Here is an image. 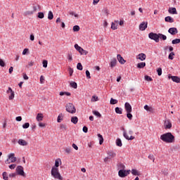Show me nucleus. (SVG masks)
Here are the masks:
<instances>
[{
  "label": "nucleus",
  "instance_id": "1",
  "mask_svg": "<svg viewBox=\"0 0 180 180\" xmlns=\"http://www.w3.org/2000/svg\"><path fill=\"white\" fill-rule=\"evenodd\" d=\"M160 140L167 144L175 143V136L171 132H167L160 136Z\"/></svg>",
  "mask_w": 180,
  "mask_h": 180
},
{
  "label": "nucleus",
  "instance_id": "2",
  "mask_svg": "<svg viewBox=\"0 0 180 180\" xmlns=\"http://www.w3.org/2000/svg\"><path fill=\"white\" fill-rule=\"evenodd\" d=\"M51 176L55 178V179H59L63 180V176H61V174H60V172L58 171V168L56 167H53L51 171Z\"/></svg>",
  "mask_w": 180,
  "mask_h": 180
},
{
  "label": "nucleus",
  "instance_id": "3",
  "mask_svg": "<svg viewBox=\"0 0 180 180\" xmlns=\"http://www.w3.org/2000/svg\"><path fill=\"white\" fill-rule=\"evenodd\" d=\"M65 108H66V110L69 113H72V115L77 112V109L75 108V106L74 105V104L71 103H68Z\"/></svg>",
  "mask_w": 180,
  "mask_h": 180
},
{
  "label": "nucleus",
  "instance_id": "4",
  "mask_svg": "<svg viewBox=\"0 0 180 180\" xmlns=\"http://www.w3.org/2000/svg\"><path fill=\"white\" fill-rule=\"evenodd\" d=\"M18 158L15 157V153H10L8 155V159L5 161V164H11V162H16Z\"/></svg>",
  "mask_w": 180,
  "mask_h": 180
},
{
  "label": "nucleus",
  "instance_id": "5",
  "mask_svg": "<svg viewBox=\"0 0 180 180\" xmlns=\"http://www.w3.org/2000/svg\"><path fill=\"white\" fill-rule=\"evenodd\" d=\"M148 37H149V39H150V40H154V41H155V43L160 42L159 34L154 33V32H150L148 34Z\"/></svg>",
  "mask_w": 180,
  "mask_h": 180
},
{
  "label": "nucleus",
  "instance_id": "6",
  "mask_svg": "<svg viewBox=\"0 0 180 180\" xmlns=\"http://www.w3.org/2000/svg\"><path fill=\"white\" fill-rule=\"evenodd\" d=\"M128 134L130 136H129V135H127V132H126L125 131H123V136H124V139H126L127 140H134L135 137L131 136L133 134V131L129 130L128 131Z\"/></svg>",
  "mask_w": 180,
  "mask_h": 180
},
{
  "label": "nucleus",
  "instance_id": "7",
  "mask_svg": "<svg viewBox=\"0 0 180 180\" xmlns=\"http://www.w3.org/2000/svg\"><path fill=\"white\" fill-rule=\"evenodd\" d=\"M75 49H76V50L79 51V53L82 56H86V54H88V51H86L84 49L81 48V46H79L77 44H75Z\"/></svg>",
  "mask_w": 180,
  "mask_h": 180
},
{
  "label": "nucleus",
  "instance_id": "8",
  "mask_svg": "<svg viewBox=\"0 0 180 180\" xmlns=\"http://www.w3.org/2000/svg\"><path fill=\"white\" fill-rule=\"evenodd\" d=\"M129 174H130V170L126 171L124 169H120L118 172V174H119V176H120V178H124L125 176H127Z\"/></svg>",
  "mask_w": 180,
  "mask_h": 180
},
{
  "label": "nucleus",
  "instance_id": "9",
  "mask_svg": "<svg viewBox=\"0 0 180 180\" xmlns=\"http://www.w3.org/2000/svg\"><path fill=\"white\" fill-rule=\"evenodd\" d=\"M7 94H8V99L9 101H12L13 98H15V91L12 90V88L8 87V89L7 90Z\"/></svg>",
  "mask_w": 180,
  "mask_h": 180
},
{
  "label": "nucleus",
  "instance_id": "10",
  "mask_svg": "<svg viewBox=\"0 0 180 180\" xmlns=\"http://www.w3.org/2000/svg\"><path fill=\"white\" fill-rule=\"evenodd\" d=\"M15 171L18 175L25 176V171H23V167L18 166Z\"/></svg>",
  "mask_w": 180,
  "mask_h": 180
},
{
  "label": "nucleus",
  "instance_id": "11",
  "mask_svg": "<svg viewBox=\"0 0 180 180\" xmlns=\"http://www.w3.org/2000/svg\"><path fill=\"white\" fill-rule=\"evenodd\" d=\"M164 127L166 130L172 127V124L171 123V121H169V120H167L165 121Z\"/></svg>",
  "mask_w": 180,
  "mask_h": 180
},
{
  "label": "nucleus",
  "instance_id": "12",
  "mask_svg": "<svg viewBox=\"0 0 180 180\" xmlns=\"http://www.w3.org/2000/svg\"><path fill=\"white\" fill-rule=\"evenodd\" d=\"M168 33L172 34V36H175L178 33V29L176 27H171L168 30Z\"/></svg>",
  "mask_w": 180,
  "mask_h": 180
},
{
  "label": "nucleus",
  "instance_id": "13",
  "mask_svg": "<svg viewBox=\"0 0 180 180\" xmlns=\"http://www.w3.org/2000/svg\"><path fill=\"white\" fill-rule=\"evenodd\" d=\"M124 108L127 113H131L132 109H131V105H130V103H125Z\"/></svg>",
  "mask_w": 180,
  "mask_h": 180
},
{
  "label": "nucleus",
  "instance_id": "14",
  "mask_svg": "<svg viewBox=\"0 0 180 180\" xmlns=\"http://www.w3.org/2000/svg\"><path fill=\"white\" fill-rule=\"evenodd\" d=\"M148 25V22H143L139 25V30H141L142 32L146 30L147 28V26Z\"/></svg>",
  "mask_w": 180,
  "mask_h": 180
},
{
  "label": "nucleus",
  "instance_id": "15",
  "mask_svg": "<svg viewBox=\"0 0 180 180\" xmlns=\"http://www.w3.org/2000/svg\"><path fill=\"white\" fill-rule=\"evenodd\" d=\"M137 60H140L141 61H144V60H146V58H147V56H146V53H139L137 57H136Z\"/></svg>",
  "mask_w": 180,
  "mask_h": 180
},
{
  "label": "nucleus",
  "instance_id": "16",
  "mask_svg": "<svg viewBox=\"0 0 180 180\" xmlns=\"http://www.w3.org/2000/svg\"><path fill=\"white\" fill-rule=\"evenodd\" d=\"M118 25H119V20H114V22H112L111 24V29L112 30H117Z\"/></svg>",
  "mask_w": 180,
  "mask_h": 180
},
{
  "label": "nucleus",
  "instance_id": "17",
  "mask_svg": "<svg viewBox=\"0 0 180 180\" xmlns=\"http://www.w3.org/2000/svg\"><path fill=\"white\" fill-rule=\"evenodd\" d=\"M169 79H172L174 82L180 84V78L176 76H169Z\"/></svg>",
  "mask_w": 180,
  "mask_h": 180
},
{
  "label": "nucleus",
  "instance_id": "18",
  "mask_svg": "<svg viewBox=\"0 0 180 180\" xmlns=\"http://www.w3.org/2000/svg\"><path fill=\"white\" fill-rule=\"evenodd\" d=\"M143 108L147 112H150V113H154V109L153 107H150L148 105H144Z\"/></svg>",
  "mask_w": 180,
  "mask_h": 180
},
{
  "label": "nucleus",
  "instance_id": "19",
  "mask_svg": "<svg viewBox=\"0 0 180 180\" xmlns=\"http://www.w3.org/2000/svg\"><path fill=\"white\" fill-rule=\"evenodd\" d=\"M19 146H27L28 143L25 139H19L18 141Z\"/></svg>",
  "mask_w": 180,
  "mask_h": 180
},
{
  "label": "nucleus",
  "instance_id": "20",
  "mask_svg": "<svg viewBox=\"0 0 180 180\" xmlns=\"http://www.w3.org/2000/svg\"><path fill=\"white\" fill-rule=\"evenodd\" d=\"M117 58L119 63L121 64H124V63H126V60H124V58H123V57H122V55H120V54H118L117 56Z\"/></svg>",
  "mask_w": 180,
  "mask_h": 180
},
{
  "label": "nucleus",
  "instance_id": "21",
  "mask_svg": "<svg viewBox=\"0 0 180 180\" xmlns=\"http://www.w3.org/2000/svg\"><path fill=\"white\" fill-rule=\"evenodd\" d=\"M116 64H117V60H116V58L112 59L111 62L110 63V65L111 68H113L114 67H116Z\"/></svg>",
  "mask_w": 180,
  "mask_h": 180
},
{
  "label": "nucleus",
  "instance_id": "22",
  "mask_svg": "<svg viewBox=\"0 0 180 180\" xmlns=\"http://www.w3.org/2000/svg\"><path fill=\"white\" fill-rule=\"evenodd\" d=\"M169 13H172V15H178V12L175 8H170L169 9Z\"/></svg>",
  "mask_w": 180,
  "mask_h": 180
},
{
  "label": "nucleus",
  "instance_id": "23",
  "mask_svg": "<svg viewBox=\"0 0 180 180\" xmlns=\"http://www.w3.org/2000/svg\"><path fill=\"white\" fill-rule=\"evenodd\" d=\"M43 114L42 113H38L37 115L36 119L37 120V122H41L43 120Z\"/></svg>",
  "mask_w": 180,
  "mask_h": 180
},
{
  "label": "nucleus",
  "instance_id": "24",
  "mask_svg": "<svg viewBox=\"0 0 180 180\" xmlns=\"http://www.w3.org/2000/svg\"><path fill=\"white\" fill-rule=\"evenodd\" d=\"M63 119H64V115H63V113H60L57 118L58 123H61V122H63Z\"/></svg>",
  "mask_w": 180,
  "mask_h": 180
},
{
  "label": "nucleus",
  "instance_id": "25",
  "mask_svg": "<svg viewBox=\"0 0 180 180\" xmlns=\"http://www.w3.org/2000/svg\"><path fill=\"white\" fill-rule=\"evenodd\" d=\"M165 20L169 23H174V18H172L171 16L165 17Z\"/></svg>",
  "mask_w": 180,
  "mask_h": 180
},
{
  "label": "nucleus",
  "instance_id": "26",
  "mask_svg": "<svg viewBox=\"0 0 180 180\" xmlns=\"http://www.w3.org/2000/svg\"><path fill=\"white\" fill-rule=\"evenodd\" d=\"M59 95L60 96H64V95H66V96H71V93L67 91H60Z\"/></svg>",
  "mask_w": 180,
  "mask_h": 180
},
{
  "label": "nucleus",
  "instance_id": "27",
  "mask_svg": "<svg viewBox=\"0 0 180 180\" xmlns=\"http://www.w3.org/2000/svg\"><path fill=\"white\" fill-rule=\"evenodd\" d=\"M108 155H109V157H110L111 158H115V157H116V153L113 152V151H108L107 153Z\"/></svg>",
  "mask_w": 180,
  "mask_h": 180
},
{
  "label": "nucleus",
  "instance_id": "28",
  "mask_svg": "<svg viewBox=\"0 0 180 180\" xmlns=\"http://www.w3.org/2000/svg\"><path fill=\"white\" fill-rule=\"evenodd\" d=\"M115 113H117L118 115H122V113H123V110L119 107H116Z\"/></svg>",
  "mask_w": 180,
  "mask_h": 180
},
{
  "label": "nucleus",
  "instance_id": "29",
  "mask_svg": "<svg viewBox=\"0 0 180 180\" xmlns=\"http://www.w3.org/2000/svg\"><path fill=\"white\" fill-rule=\"evenodd\" d=\"M53 18H54V15L53 14V12L49 11V13H48V19L49 20H53Z\"/></svg>",
  "mask_w": 180,
  "mask_h": 180
},
{
  "label": "nucleus",
  "instance_id": "30",
  "mask_svg": "<svg viewBox=\"0 0 180 180\" xmlns=\"http://www.w3.org/2000/svg\"><path fill=\"white\" fill-rule=\"evenodd\" d=\"M71 122L72 123H73L74 124H77V123H78V117H72L71 118Z\"/></svg>",
  "mask_w": 180,
  "mask_h": 180
},
{
  "label": "nucleus",
  "instance_id": "31",
  "mask_svg": "<svg viewBox=\"0 0 180 180\" xmlns=\"http://www.w3.org/2000/svg\"><path fill=\"white\" fill-rule=\"evenodd\" d=\"M60 162H61V159H56L55 161V168L60 167Z\"/></svg>",
  "mask_w": 180,
  "mask_h": 180
},
{
  "label": "nucleus",
  "instance_id": "32",
  "mask_svg": "<svg viewBox=\"0 0 180 180\" xmlns=\"http://www.w3.org/2000/svg\"><path fill=\"white\" fill-rule=\"evenodd\" d=\"M146 67V63L145 62H141L137 64V68H144Z\"/></svg>",
  "mask_w": 180,
  "mask_h": 180
},
{
  "label": "nucleus",
  "instance_id": "33",
  "mask_svg": "<svg viewBox=\"0 0 180 180\" xmlns=\"http://www.w3.org/2000/svg\"><path fill=\"white\" fill-rule=\"evenodd\" d=\"M98 137L100 139H99V144L101 146V144H103V136L101 135V134H98Z\"/></svg>",
  "mask_w": 180,
  "mask_h": 180
},
{
  "label": "nucleus",
  "instance_id": "34",
  "mask_svg": "<svg viewBox=\"0 0 180 180\" xmlns=\"http://www.w3.org/2000/svg\"><path fill=\"white\" fill-rule=\"evenodd\" d=\"M116 145L118 146V147H122L123 146V143H122V140L120 139H117L116 140Z\"/></svg>",
  "mask_w": 180,
  "mask_h": 180
},
{
  "label": "nucleus",
  "instance_id": "35",
  "mask_svg": "<svg viewBox=\"0 0 180 180\" xmlns=\"http://www.w3.org/2000/svg\"><path fill=\"white\" fill-rule=\"evenodd\" d=\"M70 86H72V88H74L75 89H77V88H78V85L75 82H70Z\"/></svg>",
  "mask_w": 180,
  "mask_h": 180
},
{
  "label": "nucleus",
  "instance_id": "36",
  "mask_svg": "<svg viewBox=\"0 0 180 180\" xmlns=\"http://www.w3.org/2000/svg\"><path fill=\"white\" fill-rule=\"evenodd\" d=\"M159 39H161L162 40H167V36L159 33Z\"/></svg>",
  "mask_w": 180,
  "mask_h": 180
},
{
  "label": "nucleus",
  "instance_id": "37",
  "mask_svg": "<svg viewBox=\"0 0 180 180\" xmlns=\"http://www.w3.org/2000/svg\"><path fill=\"white\" fill-rule=\"evenodd\" d=\"M172 44H179L180 39H175L172 41Z\"/></svg>",
  "mask_w": 180,
  "mask_h": 180
},
{
  "label": "nucleus",
  "instance_id": "38",
  "mask_svg": "<svg viewBox=\"0 0 180 180\" xmlns=\"http://www.w3.org/2000/svg\"><path fill=\"white\" fill-rule=\"evenodd\" d=\"M145 80L148 81V82H151V81H153V78L148 75H145Z\"/></svg>",
  "mask_w": 180,
  "mask_h": 180
},
{
  "label": "nucleus",
  "instance_id": "39",
  "mask_svg": "<svg viewBox=\"0 0 180 180\" xmlns=\"http://www.w3.org/2000/svg\"><path fill=\"white\" fill-rule=\"evenodd\" d=\"M110 105H116V103H117V100L112 98L110 101Z\"/></svg>",
  "mask_w": 180,
  "mask_h": 180
},
{
  "label": "nucleus",
  "instance_id": "40",
  "mask_svg": "<svg viewBox=\"0 0 180 180\" xmlns=\"http://www.w3.org/2000/svg\"><path fill=\"white\" fill-rule=\"evenodd\" d=\"M2 176H3V179H4V180L8 179V173H6V172H3Z\"/></svg>",
  "mask_w": 180,
  "mask_h": 180
},
{
  "label": "nucleus",
  "instance_id": "41",
  "mask_svg": "<svg viewBox=\"0 0 180 180\" xmlns=\"http://www.w3.org/2000/svg\"><path fill=\"white\" fill-rule=\"evenodd\" d=\"M132 175H140V173H139V171L137 169H133L131 170Z\"/></svg>",
  "mask_w": 180,
  "mask_h": 180
},
{
  "label": "nucleus",
  "instance_id": "42",
  "mask_svg": "<svg viewBox=\"0 0 180 180\" xmlns=\"http://www.w3.org/2000/svg\"><path fill=\"white\" fill-rule=\"evenodd\" d=\"M77 68L79 71H82L83 70L82 64L81 63H77Z\"/></svg>",
  "mask_w": 180,
  "mask_h": 180
},
{
  "label": "nucleus",
  "instance_id": "43",
  "mask_svg": "<svg viewBox=\"0 0 180 180\" xmlns=\"http://www.w3.org/2000/svg\"><path fill=\"white\" fill-rule=\"evenodd\" d=\"M174 56H175V53L174 52H171L168 56L169 60H174Z\"/></svg>",
  "mask_w": 180,
  "mask_h": 180
},
{
  "label": "nucleus",
  "instance_id": "44",
  "mask_svg": "<svg viewBox=\"0 0 180 180\" xmlns=\"http://www.w3.org/2000/svg\"><path fill=\"white\" fill-rule=\"evenodd\" d=\"M69 15L75 16V18H78V14L75 13L74 11H69Z\"/></svg>",
  "mask_w": 180,
  "mask_h": 180
},
{
  "label": "nucleus",
  "instance_id": "45",
  "mask_svg": "<svg viewBox=\"0 0 180 180\" xmlns=\"http://www.w3.org/2000/svg\"><path fill=\"white\" fill-rule=\"evenodd\" d=\"M157 72L159 77H160V75H162V69H161V68H158Z\"/></svg>",
  "mask_w": 180,
  "mask_h": 180
},
{
  "label": "nucleus",
  "instance_id": "46",
  "mask_svg": "<svg viewBox=\"0 0 180 180\" xmlns=\"http://www.w3.org/2000/svg\"><path fill=\"white\" fill-rule=\"evenodd\" d=\"M127 117H128L129 120H131V119H133V115H131V112H127Z\"/></svg>",
  "mask_w": 180,
  "mask_h": 180
},
{
  "label": "nucleus",
  "instance_id": "47",
  "mask_svg": "<svg viewBox=\"0 0 180 180\" xmlns=\"http://www.w3.org/2000/svg\"><path fill=\"white\" fill-rule=\"evenodd\" d=\"M38 18L39 19H43V18H44V13L42 12L38 13Z\"/></svg>",
  "mask_w": 180,
  "mask_h": 180
},
{
  "label": "nucleus",
  "instance_id": "48",
  "mask_svg": "<svg viewBox=\"0 0 180 180\" xmlns=\"http://www.w3.org/2000/svg\"><path fill=\"white\" fill-rule=\"evenodd\" d=\"M68 72H69L70 76L72 77V74H74V69L71 68H68Z\"/></svg>",
  "mask_w": 180,
  "mask_h": 180
},
{
  "label": "nucleus",
  "instance_id": "49",
  "mask_svg": "<svg viewBox=\"0 0 180 180\" xmlns=\"http://www.w3.org/2000/svg\"><path fill=\"white\" fill-rule=\"evenodd\" d=\"M86 77L88 79H91V73L89 70H86Z\"/></svg>",
  "mask_w": 180,
  "mask_h": 180
},
{
  "label": "nucleus",
  "instance_id": "50",
  "mask_svg": "<svg viewBox=\"0 0 180 180\" xmlns=\"http://www.w3.org/2000/svg\"><path fill=\"white\" fill-rule=\"evenodd\" d=\"M30 126V124H29V122H26L24 124H22V127L24 129H29Z\"/></svg>",
  "mask_w": 180,
  "mask_h": 180
},
{
  "label": "nucleus",
  "instance_id": "51",
  "mask_svg": "<svg viewBox=\"0 0 180 180\" xmlns=\"http://www.w3.org/2000/svg\"><path fill=\"white\" fill-rule=\"evenodd\" d=\"M148 158H149V160H152L153 162H154V161H155V158H154V155H153V154H150Z\"/></svg>",
  "mask_w": 180,
  "mask_h": 180
},
{
  "label": "nucleus",
  "instance_id": "52",
  "mask_svg": "<svg viewBox=\"0 0 180 180\" xmlns=\"http://www.w3.org/2000/svg\"><path fill=\"white\" fill-rule=\"evenodd\" d=\"M73 32H79V27L78 25H75L73 27Z\"/></svg>",
  "mask_w": 180,
  "mask_h": 180
},
{
  "label": "nucleus",
  "instance_id": "53",
  "mask_svg": "<svg viewBox=\"0 0 180 180\" xmlns=\"http://www.w3.org/2000/svg\"><path fill=\"white\" fill-rule=\"evenodd\" d=\"M93 113H94V115H95V116H98V117H102V115H101L100 112L98 111H94Z\"/></svg>",
  "mask_w": 180,
  "mask_h": 180
},
{
  "label": "nucleus",
  "instance_id": "54",
  "mask_svg": "<svg viewBox=\"0 0 180 180\" xmlns=\"http://www.w3.org/2000/svg\"><path fill=\"white\" fill-rule=\"evenodd\" d=\"M118 167L120 169H124V168H126V166H124V165H123L122 163H120V164H118Z\"/></svg>",
  "mask_w": 180,
  "mask_h": 180
},
{
  "label": "nucleus",
  "instance_id": "55",
  "mask_svg": "<svg viewBox=\"0 0 180 180\" xmlns=\"http://www.w3.org/2000/svg\"><path fill=\"white\" fill-rule=\"evenodd\" d=\"M34 65V62L30 61L28 62V65H27V68H29V67H33Z\"/></svg>",
  "mask_w": 180,
  "mask_h": 180
},
{
  "label": "nucleus",
  "instance_id": "56",
  "mask_svg": "<svg viewBox=\"0 0 180 180\" xmlns=\"http://www.w3.org/2000/svg\"><path fill=\"white\" fill-rule=\"evenodd\" d=\"M98 101V96H93L91 98V102H96Z\"/></svg>",
  "mask_w": 180,
  "mask_h": 180
},
{
  "label": "nucleus",
  "instance_id": "57",
  "mask_svg": "<svg viewBox=\"0 0 180 180\" xmlns=\"http://www.w3.org/2000/svg\"><path fill=\"white\" fill-rule=\"evenodd\" d=\"M65 153H66L67 154H70V153H71V147L66 148L65 149Z\"/></svg>",
  "mask_w": 180,
  "mask_h": 180
},
{
  "label": "nucleus",
  "instance_id": "58",
  "mask_svg": "<svg viewBox=\"0 0 180 180\" xmlns=\"http://www.w3.org/2000/svg\"><path fill=\"white\" fill-rule=\"evenodd\" d=\"M68 60L69 61H72V54H71V53L68 54Z\"/></svg>",
  "mask_w": 180,
  "mask_h": 180
},
{
  "label": "nucleus",
  "instance_id": "59",
  "mask_svg": "<svg viewBox=\"0 0 180 180\" xmlns=\"http://www.w3.org/2000/svg\"><path fill=\"white\" fill-rule=\"evenodd\" d=\"M5 65H6V64H5V62L4 61V60L0 58V66L1 67H5Z\"/></svg>",
  "mask_w": 180,
  "mask_h": 180
},
{
  "label": "nucleus",
  "instance_id": "60",
  "mask_svg": "<svg viewBox=\"0 0 180 180\" xmlns=\"http://www.w3.org/2000/svg\"><path fill=\"white\" fill-rule=\"evenodd\" d=\"M29 53V49H25L22 51V56H26Z\"/></svg>",
  "mask_w": 180,
  "mask_h": 180
},
{
  "label": "nucleus",
  "instance_id": "61",
  "mask_svg": "<svg viewBox=\"0 0 180 180\" xmlns=\"http://www.w3.org/2000/svg\"><path fill=\"white\" fill-rule=\"evenodd\" d=\"M42 64H43L44 68H47V64H48L47 60H44V61L42 62Z\"/></svg>",
  "mask_w": 180,
  "mask_h": 180
},
{
  "label": "nucleus",
  "instance_id": "62",
  "mask_svg": "<svg viewBox=\"0 0 180 180\" xmlns=\"http://www.w3.org/2000/svg\"><path fill=\"white\" fill-rule=\"evenodd\" d=\"M9 168L10 169H15V168H16V165L15 164L11 165H9Z\"/></svg>",
  "mask_w": 180,
  "mask_h": 180
},
{
  "label": "nucleus",
  "instance_id": "63",
  "mask_svg": "<svg viewBox=\"0 0 180 180\" xmlns=\"http://www.w3.org/2000/svg\"><path fill=\"white\" fill-rule=\"evenodd\" d=\"M39 127H46V124H44L43 122H39Z\"/></svg>",
  "mask_w": 180,
  "mask_h": 180
},
{
  "label": "nucleus",
  "instance_id": "64",
  "mask_svg": "<svg viewBox=\"0 0 180 180\" xmlns=\"http://www.w3.org/2000/svg\"><path fill=\"white\" fill-rule=\"evenodd\" d=\"M83 131L84 133H88V127L84 126L83 127Z\"/></svg>",
  "mask_w": 180,
  "mask_h": 180
}]
</instances>
